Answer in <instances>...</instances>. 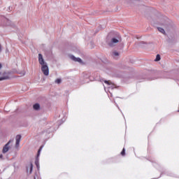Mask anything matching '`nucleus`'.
Instances as JSON below:
<instances>
[{"label": "nucleus", "mask_w": 179, "mask_h": 179, "mask_svg": "<svg viewBox=\"0 0 179 179\" xmlns=\"http://www.w3.org/2000/svg\"><path fill=\"white\" fill-rule=\"evenodd\" d=\"M10 141H9L3 148L2 150V153H8V152H9V150L10 149V146H9V145H10Z\"/></svg>", "instance_id": "nucleus-5"}, {"label": "nucleus", "mask_w": 179, "mask_h": 179, "mask_svg": "<svg viewBox=\"0 0 179 179\" xmlns=\"http://www.w3.org/2000/svg\"><path fill=\"white\" fill-rule=\"evenodd\" d=\"M62 82V80L61 78H57L55 80V83H57V85H60V83Z\"/></svg>", "instance_id": "nucleus-14"}, {"label": "nucleus", "mask_w": 179, "mask_h": 179, "mask_svg": "<svg viewBox=\"0 0 179 179\" xmlns=\"http://www.w3.org/2000/svg\"><path fill=\"white\" fill-rule=\"evenodd\" d=\"M0 159H3V155H0Z\"/></svg>", "instance_id": "nucleus-19"}, {"label": "nucleus", "mask_w": 179, "mask_h": 179, "mask_svg": "<svg viewBox=\"0 0 179 179\" xmlns=\"http://www.w3.org/2000/svg\"><path fill=\"white\" fill-rule=\"evenodd\" d=\"M41 71L43 75H45V76H48V75H50V69H48V66L47 65V63L46 64L42 65Z\"/></svg>", "instance_id": "nucleus-3"}, {"label": "nucleus", "mask_w": 179, "mask_h": 179, "mask_svg": "<svg viewBox=\"0 0 179 179\" xmlns=\"http://www.w3.org/2000/svg\"><path fill=\"white\" fill-rule=\"evenodd\" d=\"M27 173L31 174L33 173V164H30L29 166H27Z\"/></svg>", "instance_id": "nucleus-10"}, {"label": "nucleus", "mask_w": 179, "mask_h": 179, "mask_svg": "<svg viewBox=\"0 0 179 179\" xmlns=\"http://www.w3.org/2000/svg\"><path fill=\"white\" fill-rule=\"evenodd\" d=\"M6 52H9V50L8 48H6Z\"/></svg>", "instance_id": "nucleus-20"}, {"label": "nucleus", "mask_w": 179, "mask_h": 179, "mask_svg": "<svg viewBox=\"0 0 179 179\" xmlns=\"http://www.w3.org/2000/svg\"><path fill=\"white\" fill-rule=\"evenodd\" d=\"M1 68H2V64H0V69H1Z\"/></svg>", "instance_id": "nucleus-22"}, {"label": "nucleus", "mask_w": 179, "mask_h": 179, "mask_svg": "<svg viewBox=\"0 0 179 179\" xmlns=\"http://www.w3.org/2000/svg\"><path fill=\"white\" fill-rule=\"evenodd\" d=\"M137 50H139V48H142L143 50H146V48L141 46V48H136Z\"/></svg>", "instance_id": "nucleus-18"}, {"label": "nucleus", "mask_w": 179, "mask_h": 179, "mask_svg": "<svg viewBox=\"0 0 179 179\" xmlns=\"http://www.w3.org/2000/svg\"><path fill=\"white\" fill-rule=\"evenodd\" d=\"M15 139V148H19V145H20V140L22 139V136L20 134L17 135Z\"/></svg>", "instance_id": "nucleus-8"}, {"label": "nucleus", "mask_w": 179, "mask_h": 179, "mask_svg": "<svg viewBox=\"0 0 179 179\" xmlns=\"http://www.w3.org/2000/svg\"><path fill=\"white\" fill-rule=\"evenodd\" d=\"M100 82H104V83H106L108 86H110V85H111V83L110 81L106 80H104L103 78L100 79Z\"/></svg>", "instance_id": "nucleus-12"}, {"label": "nucleus", "mask_w": 179, "mask_h": 179, "mask_svg": "<svg viewBox=\"0 0 179 179\" xmlns=\"http://www.w3.org/2000/svg\"><path fill=\"white\" fill-rule=\"evenodd\" d=\"M160 59H162V58L160 57V55H157L155 62H159V61H160Z\"/></svg>", "instance_id": "nucleus-13"}, {"label": "nucleus", "mask_w": 179, "mask_h": 179, "mask_svg": "<svg viewBox=\"0 0 179 179\" xmlns=\"http://www.w3.org/2000/svg\"><path fill=\"white\" fill-rule=\"evenodd\" d=\"M20 74L22 75V76H24L26 75V72L23 71L22 73H20Z\"/></svg>", "instance_id": "nucleus-17"}, {"label": "nucleus", "mask_w": 179, "mask_h": 179, "mask_svg": "<svg viewBox=\"0 0 179 179\" xmlns=\"http://www.w3.org/2000/svg\"><path fill=\"white\" fill-rule=\"evenodd\" d=\"M38 62L40 65H45L47 63L44 61V58H43V55L41 53L38 54Z\"/></svg>", "instance_id": "nucleus-7"}, {"label": "nucleus", "mask_w": 179, "mask_h": 179, "mask_svg": "<svg viewBox=\"0 0 179 179\" xmlns=\"http://www.w3.org/2000/svg\"><path fill=\"white\" fill-rule=\"evenodd\" d=\"M158 30H159V31H160V33H162V34H164V33H166L164 29L163 28H162V27H159Z\"/></svg>", "instance_id": "nucleus-15"}, {"label": "nucleus", "mask_w": 179, "mask_h": 179, "mask_svg": "<svg viewBox=\"0 0 179 179\" xmlns=\"http://www.w3.org/2000/svg\"><path fill=\"white\" fill-rule=\"evenodd\" d=\"M0 75H1V72H0Z\"/></svg>", "instance_id": "nucleus-23"}, {"label": "nucleus", "mask_w": 179, "mask_h": 179, "mask_svg": "<svg viewBox=\"0 0 179 179\" xmlns=\"http://www.w3.org/2000/svg\"><path fill=\"white\" fill-rule=\"evenodd\" d=\"M122 156H125V148H123V150L121 152Z\"/></svg>", "instance_id": "nucleus-16"}, {"label": "nucleus", "mask_w": 179, "mask_h": 179, "mask_svg": "<svg viewBox=\"0 0 179 179\" xmlns=\"http://www.w3.org/2000/svg\"><path fill=\"white\" fill-rule=\"evenodd\" d=\"M118 50H113L111 52V57L113 58V59H118L120 58V55H121V52L124 51V46L119 45L117 48Z\"/></svg>", "instance_id": "nucleus-1"}, {"label": "nucleus", "mask_w": 179, "mask_h": 179, "mask_svg": "<svg viewBox=\"0 0 179 179\" xmlns=\"http://www.w3.org/2000/svg\"><path fill=\"white\" fill-rule=\"evenodd\" d=\"M121 41L122 39L120 35L111 39V43H113V44H117V43H121Z\"/></svg>", "instance_id": "nucleus-6"}, {"label": "nucleus", "mask_w": 179, "mask_h": 179, "mask_svg": "<svg viewBox=\"0 0 179 179\" xmlns=\"http://www.w3.org/2000/svg\"><path fill=\"white\" fill-rule=\"evenodd\" d=\"M69 58L72 59V61H74V62H79V64H83V61L80 57H76L73 55H69Z\"/></svg>", "instance_id": "nucleus-4"}, {"label": "nucleus", "mask_w": 179, "mask_h": 179, "mask_svg": "<svg viewBox=\"0 0 179 179\" xmlns=\"http://www.w3.org/2000/svg\"><path fill=\"white\" fill-rule=\"evenodd\" d=\"M10 79V77H9V74L8 73H3V76L0 77V81L1 80H8Z\"/></svg>", "instance_id": "nucleus-9"}, {"label": "nucleus", "mask_w": 179, "mask_h": 179, "mask_svg": "<svg viewBox=\"0 0 179 179\" xmlns=\"http://www.w3.org/2000/svg\"><path fill=\"white\" fill-rule=\"evenodd\" d=\"M43 145L40 147L39 150H38L36 159L35 160V164L38 170L40 169V162H38V157H40V153H41V150H43Z\"/></svg>", "instance_id": "nucleus-2"}, {"label": "nucleus", "mask_w": 179, "mask_h": 179, "mask_svg": "<svg viewBox=\"0 0 179 179\" xmlns=\"http://www.w3.org/2000/svg\"><path fill=\"white\" fill-rule=\"evenodd\" d=\"M2 51V46L0 45V52Z\"/></svg>", "instance_id": "nucleus-21"}, {"label": "nucleus", "mask_w": 179, "mask_h": 179, "mask_svg": "<svg viewBox=\"0 0 179 179\" xmlns=\"http://www.w3.org/2000/svg\"><path fill=\"white\" fill-rule=\"evenodd\" d=\"M33 108L34 110H35L36 111H38V110H40V104L39 103H35L33 106Z\"/></svg>", "instance_id": "nucleus-11"}]
</instances>
